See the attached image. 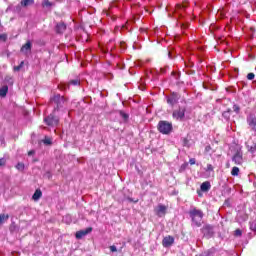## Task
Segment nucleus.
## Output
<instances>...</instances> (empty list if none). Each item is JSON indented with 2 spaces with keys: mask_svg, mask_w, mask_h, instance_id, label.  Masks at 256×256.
Returning a JSON list of instances; mask_svg holds the SVG:
<instances>
[{
  "mask_svg": "<svg viewBox=\"0 0 256 256\" xmlns=\"http://www.w3.org/2000/svg\"><path fill=\"white\" fill-rule=\"evenodd\" d=\"M43 7H51V2H49V0H44L42 3Z\"/></svg>",
  "mask_w": 256,
  "mask_h": 256,
  "instance_id": "bb28decb",
  "label": "nucleus"
},
{
  "mask_svg": "<svg viewBox=\"0 0 256 256\" xmlns=\"http://www.w3.org/2000/svg\"><path fill=\"white\" fill-rule=\"evenodd\" d=\"M51 103L56 105V107H54V113H57V111L63 109L65 103H67V100H65V97L57 94L51 98Z\"/></svg>",
  "mask_w": 256,
  "mask_h": 256,
  "instance_id": "f03ea898",
  "label": "nucleus"
},
{
  "mask_svg": "<svg viewBox=\"0 0 256 256\" xmlns=\"http://www.w3.org/2000/svg\"><path fill=\"white\" fill-rule=\"evenodd\" d=\"M69 85H80V82H79V80H77V79L71 80V81L69 82Z\"/></svg>",
  "mask_w": 256,
  "mask_h": 256,
  "instance_id": "c756f323",
  "label": "nucleus"
},
{
  "mask_svg": "<svg viewBox=\"0 0 256 256\" xmlns=\"http://www.w3.org/2000/svg\"><path fill=\"white\" fill-rule=\"evenodd\" d=\"M21 52L24 53V55H28V53H31V42H27L24 44L21 48Z\"/></svg>",
  "mask_w": 256,
  "mask_h": 256,
  "instance_id": "f8f14e48",
  "label": "nucleus"
},
{
  "mask_svg": "<svg viewBox=\"0 0 256 256\" xmlns=\"http://www.w3.org/2000/svg\"><path fill=\"white\" fill-rule=\"evenodd\" d=\"M198 195H199V197H201V195H202L201 192L198 191Z\"/></svg>",
  "mask_w": 256,
  "mask_h": 256,
  "instance_id": "e433bc0d",
  "label": "nucleus"
},
{
  "mask_svg": "<svg viewBox=\"0 0 256 256\" xmlns=\"http://www.w3.org/2000/svg\"><path fill=\"white\" fill-rule=\"evenodd\" d=\"M155 212L158 217H164V215L167 213V207L160 204L155 208Z\"/></svg>",
  "mask_w": 256,
  "mask_h": 256,
  "instance_id": "0eeeda50",
  "label": "nucleus"
},
{
  "mask_svg": "<svg viewBox=\"0 0 256 256\" xmlns=\"http://www.w3.org/2000/svg\"><path fill=\"white\" fill-rule=\"evenodd\" d=\"M6 163H7V159L0 158V167H5Z\"/></svg>",
  "mask_w": 256,
  "mask_h": 256,
  "instance_id": "393cba45",
  "label": "nucleus"
},
{
  "mask_svg": "<svg viewBox=\"0 0 256 256\" xmlns=\"http://www.w3.org/2000/svg\"><path fill=\"white\" fill-rule=\"evenodd\" d=\"M110 251L112 253H117V246H115V245L110 246Z\"/></svg>",
  "mask_w": 256,
  "mask_h": 256,
  "instance_id": "473e14b6",
  "label": "nucleus"
},
{
  "mask_svg": "<svg viewBox=\"0 0 256 256\" xmlns=\"http://www.w3.org/2000/svg\"><path fill=\"white\" fill-rule=\"evenodd\" d=\"M233 111H234V113H235L236 115H239V111H241V108H239L238 105H234V106H233Z\"/></svg>",
  "mask_w": 256,
  "mask_h": 256,
  "instance_id": "b1692460",
  "label": "nucleus"
},
{
  "mask_svg": "<svg viewBox=\"0 0 256 256\" xmlns=\"http://www.w3.org/2000/svg\"><path fill=\"white\" fill-rule=\"evenodd\" d=\"M189 215L191 217L193 225L201 227L203 224V211L197 210L196 208L190 210Z\"/></svg>",
  "mask_w": 256,
  "mask_h": 256,
  "instance_id": "f257e3e1",
  "label": "nucleus"
},
{
  "mask_svg": "<svg viewBox=\"0 0 256 256\" xmlns=\"http://www.w3.org/2000/svg\"><path fill=\"white\" fill-rule=\"evenodd\" d=\"M44 121L50 127H55V125H59V118H57L55 114H50L48 117L44 119Z\"/></svg>",
  "mask_w": 256,
  "mask_h": 256,
  "instance_id": "20e7f679",
  "label": "nucleus"
},
{
  "mask_svg": "<svg viewBox=\"0 0 256 256\" xmlns=\"http://www.w3.org/2000/svg\"><path fill=\"white\" fill-rule=\"evenodd\" d=\"M24 65H25V62L22 61V62L20 63V65L14 66V71H21V69H23V66H24Z\"/></svg>",
  "mask_w": 256,
  "mask_h": 256,
  "instance_id": "4be33fe9",
  "label": "nucleus"
},
{
  "mask_svg": "<svg viewBox=\"0 0 256 256\" xmlns=\"http://www.w3.org/2000/svg\"><path fill=\"white\" fill-rule=\"evenodd\" d=\"M247 79H248L249 81H253V79H255V74H254V73H249V74L247 75Z\"/></svg>",
  "mask_w": 256,
  "mask_h": 256,
  "instance_id": "c85d7f7f",
  "label": "nucleus"
},
{
  "mask_svg": "<svg viewBox=\"0 0 256 256\" xmlns=\"http://www.w3.org/2000/svg\"><path fill=\"white\" fill-rule=\"evenodd\" d=\"M158 131H160L162 135H169V133L173 131V124L168 121H160L158 123Z\"/></svg>",
  "mask_w": 256,
  "mask_h": 256,
  "instance_id": "7ed1b4c3",
  "label": "nucleus"
},
{
  "mask_svg": "<svg viewBox=\"0 0 256 256\" xmlns=\"http://www.w3.org/2000/svg\"><path fill=\"white\" fill-rule=\"evenodd\" d=\"M189 163H190V165H195V158H191V159L189 160Z\"/></svg>",
  "mask_w": 256,
  "mask_h": 256,
  "instance_id": "f704fd0d",
  "label": "nucleus"
},
{
  "mask_svg": "<svg viewBox=\"0 0 256 256\" xmlns=\"http://www.w3.org/2000/svg\"><path fill=\"white\" fill-rule=\"evenodd\" d=\"M28 155L31 156V155H35V151L31 150L28 152Z\"/></svg>",
  "mask_w": 256,
  "mask_h": 256,
  "instance_id": "c9c22d12",
  "label": "nucleus"
},
{
  "mask_svg": "<svg viewBox=\"0 0 256 256\" xmlns=\"http://www.w3.org/2000/svg\"><path fill=\"white\" fill-rule=\"evenodd\" d=\"M7 91H9V87L3 86V87L0 89V96L6 97V96H7Z\"/></svg>",
  "mask_w": 256,
  "mask_h": 256,
  "instance_id": "f3484780",
  "label": "nucleus"
},
{
  "mask_svg": "<svg viewBox=\"0 0 256 256\" xmlns=\"http://www.w3.org/2000/svg\"><path fill=\"white\" fill-rule=\"evenodd\" d=\"M120 116H121L122 119H125V120L129 119V115H127V114H126L125 112H123V111L120 112Z\"/></svg>",
  "mask_w": 256,
  "mask_h": 256,
  "instance_id": "cd10ccee",
  "label": "nucleus"
},
{
  "mask_svg": "<svg viewBox=\"0 0 256 256\" xmlns=\"http://www.w3.org/2000/svg\"><path fill=\"white\" fill-rule=\"evenodd\" d=\"M179 101V94H175V93H173L171 96H169L168 98H167V103L169 104V105H175V104H177V102Z\"/></svg>",
  "mask_w": 256,
  "mask_h": 256,
  "instance_id": "9b49d317",
  "label": "nucleus"
},
{
  "mask_svg": "<svg viewBox=\"0 0 256 256\" xmlns=\"http://www.w3.org/2000/svg\"><path fill=\"white\" fill-rule=\"evenodd\" d=\"M231 175L233 177H237V175H239V167H233L231 171Z\"/></svg>",
  "mask_w": 256,
  "mask_h": 256,
  "instance_id": "aec40b11",
  "label": "nucleus"
},
{
  "mask_svg": "<svg viewBox=\"0 0 256 256\" xmlns=\"http://www.w3.org/2000/svg\"><path fill=\"white\" fill-rule=\"evenodd\" d=\"M200 189L204 193H207V191H209V189H211V183L209 181L203 182L200 186Z\"/></svg>",
  "mask_w": 256,
  "mask_h": 256,
  "instance_id": "ddd939ff",
  "label": "nucleus"
},
{
  "mask_svg": "<svg viewBox=\"0 0 256 256\" xmlns=\"http://www.w3.org/2000/svg\"><path fill=\"white\" fill-rule=\"evenodd\" d=\"M232 161L235 163V165H243V152H241V150H237L232 158Z\"/></svg>",
  "mask_w": 256,
  "mask_h": 256,
  "instance_id": "423d86ee",
  "label": "nucleus"
},
{
  "mask_svg": "<svg viewBox=\"0 0 256 256\" xmlns=\"http://www.w3.org/2000/svg\"><path fill=\"white\" fill-rule=\"evenodd\" d=\"M247 123H248L250 129H252V131H256V117L255 116H253V115L248 116Z\"/></svg>",
  "mask_w": 256,
  "mask_h": 256,
  "instance_id": "9d476101",
  "label": "nucleus"
},
{
  "mask_svg": "<svg viewBox=\"0 0 256 256\" xmlns=\"http://www.w3.org/2000/svg\"><path fill=\"white\" fill-rule=\"evenodd\" d=\"M206 171H213V165L208 164L207 168H206Z\"/></svg>",
  "mask_w": 256,
  "mask_h": 256,
  "instance_id": "72a5a7b5",
  "label": "nucleus"
},
{
  "mask_svg": "<svg viewBox=\"0 0 256 256\" xmlns=\"http://www.w3.org/2000/svg\"><path fill=\"white\" fill-rule=\"evenodd\" d=\"M0 41H7V34H0Z\"/></svg>",
  "mask_w": 256,
  "mask_h": 256,
  "instance_id": "7c9ffc66",
  "label": "nucleus"
},
{
  "mask_svg": "<svg viewBox=\"0 0 256 256\" xmlns=\"http://www.w3.org/2000/svg\"><path fill=\"white\" fill-rule=\"evenodd\" d=\"M16 168L19 170V171H23L25 169V165H23V163H18Z\"/></svg>",
  "mask_w": 256,
  "mask_h": 256,
  "instance_id": "a878e982",
  "label": "nucleus"
},
{
  "mask_svg": "<svg viewBox=\"0 0 256 256\" xmlns=\"http://www.w3.org/2000/svg\"><path fill=\"white\" fill-rule=\"evenodd\" d=\"M43 193L41 190H36L32 196L33 201H39L42 197Z\"/></svg>",
  "mask_w": 256,
  "mask_h": 256,
  "instance_id": "4468645a",
  "label": "nucleus"
},
{
  "mask_svg": "<svg viewBox=\"0 0 256 256\" xmlns=\"http://www.w3.org/2000/svg\"><path fill=\"white\" fill-rule=\"evenodd\" d=\"M9 219V216L7 214H0V225H3L5 221Z\"/></svg>",
  "mask_w": 256,
  "mask_h": 256,
  "instance_id": "a211bd4d",
  "label": "nucleus"
},
{
  "mask_svg": "<svg viewBox=\"0 0 256 256\" xmlns=\"http://www.w3.org/2000/svg\"><path fill=\"white\" fill-rule=\"evenodd\" d=\"M91 231H93V228L89 227L86 228L85 230H80L76 232V239H83V237H85V235H89Z\"/></svg>",
  "mask_w": 256,
  "mask_h": 256,
  "instance_id": "6e6552de",
  "label": "nucleus"
},
{
  "mask_svg": "<svg viewBox=\"0 0 256 256\" xmlns=\"http://www.w3.org/2000/svg\"><path fill=\"white\" fill-rule=\"evenodd\" d=\"M198 256H214V254H213V251H211V250H207V251H205V252H202L200 255H198Z\"/></svg>",
  "mask_w": 256,
  "mask_h": 256,
  "instance_id": "412c9836",
  "label": "nucleus"
},
{
  "mask_svg": "<svg viewBox=\"0 0 256 256\" xmlns=\"http://www.w3.org/2000/svg\"><path fill=\"white\" fill-rule=\"evenodd\" d=\"M35 0H22L21 6L22 7H29V5H34Z\"/></svg>",
  "mask_w": 256,
  "mask_h": 256,
  "instance_id": "dca6fc26",
  "label": "nucleus"
},
{
  "mask_svg": "<svg viewBox=\"0 0 256 256\" xmlns=\"http://www.w3.org/2000/svg\"><path fill=\"white\" fill-rule=\"evenodd\" d=\"M52 141L53 140L50 137H45L44 140H43V143L45 145H51Z\"/></svg>",
  "mask_w": 256,
  "mask_h": 256,
  "instance_id": "5701e85b",
  "label": "nucleus"
},
{
  "mask_svg": "<svg viewBox=\"0 0 256 256\" xmlns=\"http://www.w3.org/2000/svg\"><path fill=\"white\" fill-rule=\"evenodd\" d=\"M65 29H67V26H65L64 23H59L56 26L57 33H63L65 31Z\"/></svg>",
  "mask_w": 256,
  "mask_h": 256,
  "instance_id": "2eb2a0df",
  "label": "nucleus"
},
{
  "mask_svg": "<svg viewBox=\"0 0 256 256\" xmlns=\"http://www.w3.org/2000/svg\"><path fill=\"white\" fill-rule=\"evenodd\" d=\"M206 150H209V147H206Z\"/></svg>",
  "mask_w": 256,
  "mask_h": 256,
  "instance_id": "4c0bfd02",
  "label": "nucleus"
},
{
  "mask_svg": "<svg viewBox=\"0 0 256 256\" xmlns=\"http://www.w3.org/2000/svg\"><path fill=\"white\" fill-rule=\"evenodd\" d=\"M172 117L176 121H181L182 119H185V108L174 110L172 113Z\"/></svg>",
  "mask_w": 256,
  "mask_h": 256,
  "instance_id": "39448f33",
  "label": "nucleus"
},
{
  "mask_svg": "<svg viewBox=\"0 0 256 256\" xmlns=\"http://www.w3.org/2000/svg\"><path fill=\"white\" fill-rule=\"evenodd\" d=\"M224 119H231V109H228L227 111L223 112Z\"/></svg>",
  "mask_w": 256,
  "mask_h": 256,
  "instance_id": "6ab92c4d",
  "label": "nucleus"
},
{
  "mask_svg": "<svg viewBox=\"0 0 256 256\" xmlns=\"http://www.w3.org/2000/svg\"><path fill=\"white\" fill-rule=\"evenodd\" d=\"M173 243H175V238H173V236H166L162 240L163 247H171V245H173Z\"/></svg>",
  "mask_w": 256,
  "mask_h": 256,
  "instance_id": "1a4fd4ad",
  "label": "nucleus"
},
{
  "mask_svg": "<svg viewBox=\"0 0 256 256\" xmlns=\"http://www.w3.org/2000/svg\"><path fill=\"white\" fill-rule=\"evenodd\" d=\"M234 235H235L236 237H241V235H242L241 230H239V229L235 230Z\"/></svg>",
  "mask_w": 256,
  "mask_h": 256,
  "instance_id": "2f4dec72",
  "label": "nucleus"
}]
</instances>
